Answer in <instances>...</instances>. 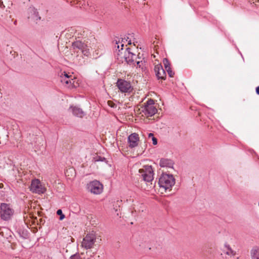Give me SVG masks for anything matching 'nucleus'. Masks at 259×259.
<instances>
[{
    "instance_id": "1",
    "label": "nucleus",
    "mask_w": 259,
    "mask_h": 259,
    "mask_svg": "<svg viewBox=\"0 0 259 259\" xmlns=\"http://www.w3.org/2000/svg\"><path fill=\"white\" fill-rule=\"evenodd\" d=\"M124 39L122 38L120 42L119 40L118 41L116 40L115 48L117 59L122 62L124 61L130 65H134L135 61L137 59L136 55L131 52L129 48H126L125 50H123Z\"/></svg>"
},
{
    "instance_id": "2",
    "label": "nucleus",
    "mask_w": 259,
    "mask_h": 259,
    "mask_svg": "<svg viewBox=\"0 0 259 259\" xmlns=\"http://www.w3.org/2000/svg\"><path fill=\"white\" fill-rule=\"evenodd\" d=\"M159 185L160 188L165 190L171 189L175 184V179L172 175L163 173L159 179Z\"/></svg>"
},
{
    "instance_id": "3",
    "label": "nucleus",
    "mask_w": 259,
    "mask_h": 259,
    "mask_svg": "<svg viewBox=\"0 0 259 259\" xmlns=\"http://www.w3.org/2000/svg\"><path fill=\"white\" fill-rule=\"evenodd\" d=\"M97 242V236L95 233L92 232L87 234L83 239L81 246L87 249L93 248Z\"/></svg>"
},
{
    "instance_id": "4",
    "label": "nucleus",
    "mask_w": 259,
    "mask_h": 259,
    "mask_svg": "<svg viewBox=\"0 0 259 259\" xmlns=\"http://www.w3.org/2000/svg\"><path fill=\"white\" fill-rule=\"evenodd\" d=\"M14 211L8 204L3 203L0 206V217L4 221L9 220L13 215Z\"/></svg>"
},
{
    "instance_id": "5",
    "label": "nucleus",
    "mask_w": 259,
    "mask_h": 259,
    "mask_svg": "<svg viewBox=\"0 0 259 259\" xmlns=\"http://www.w3.org/2000/svg\"><path fill=\"white\" fill-rule=\"evenodd\" d=\"M141 111L147 116H152L157 112V109L154 106V102L152 99L148 100L145 105L141 108Z\"/></svg>"
},
{
    "instance_id": "6",
    "label": "nucleus",
    "mask_w": 259,
    "mask_h": 259,
    "mask_svg": "<svg viewBox=\"0 0 259 259\" xmlns=\"http://www.w3.org/2000/svg\"><path fill=\"white\" fill-rule=\"evenodd\" d=\"M87 189L89 192L93 194H100L103 191V186L99 181L94 180L87 184Z\"/></svg>"
},
{
    "instance_id": "7",
    "label": "nucleus",
    "mask_w": 259,
    "mask_h": 259,
    "mask_svg": "<svg viewBox=\"0 0 259 259\" xmlns=\"http://www.w3.org/2000/svg\"><path fill=\"white\" fill-rule=\"evenodd\" d=\"M30 190L33 193L40 194L44 193L46 188L38 179H34L31 181Z\"/></svg>"
},
{
    "instance_id": "8",
    "label": "nucleus",
    "mask_w": 259,
    "mask_h": 259,
    "mask_svg": "<svg viewBox=\"0 0 259 259\" xmlns=\"http://www.w3.org/2000/svg\"><path fill=\"white\" fill-rule=\"evenodd\" d=\"M139 172L144 181L150 182L153 180V171L151 166L147 165L145 169H140Z\"/></svg>"
},
{
    "instance_id": "9",
    "label": "nucleus",
    "mask_w": 259,
    "mask_h": 259,
    "mask_svg": "<svg viewBox=\"0 0 259 259\" xmlns=\"http://www.w3.org/2000/svg\"><path fill=\"white\" fill-rule=\"evenodd\" d=\"M61 81L66 85L68 88H73L77 87V83L75 82L74 78H72L71 76H69L65 72H63L60 75Z\"/></svg>"
},
{
    "instance_id": "10",
    "label": "nucleus",
    "mask_w": 259,
    "mask_h": 259,
    "mask_svg": "<svg viewBox=\"0 0 259 259\" xmlns=\"http://www.w3.org/2000/svg\"><path fill=\"white\" fill-rule=\"evenodd\" d=\"M27 18L36 24L38 23L41 19L37 9L33 6H31L28 9Z\"/></svg>"
},
{
    "instance_id": "11",
    "label": "nucleus",
    "mask_w": 259,
    "mask_h": 259,
    "mask_svg": "<svg viewBox=\"0 0 259 259\" xmlns=\"http://www.w3.org/2000/svg\"><path fill=\"white\" fill-rule=\"evenodd\" d=\"M116 86L121 93H130L133 90L131 83L122 79L117 80Z\"/></svg>"
},
{
    "instance_id": "12",
    "label": "nucleus",
    "mask_w": 259,
    "mask_h": 259,
    "mask_svg": "<svg viewBox=\"0 0 259 259\" xmlns=\"http://www.w3.org/2000/svg\"><path fill=\"white\" fill-rule=\"evenodd\" d=\"M139 141V137L137 133H133L128 137V146L131 148L137 147Z\"/></svg>"
},
{
    "instance_id": "13",
    "label": "nucleus",
    "mask_w": 259,
    "mask_h": 259,
    "mask_svg": "<svg viewBox=\"0 0 259 259\" xmlns=\"http://www.w3.org/2000/svg\"><path fill=\"white\" fill-rule=\"evenodd\" d=\"M154 71L158 79H164L166 77V73L161 65L155 66Z\"/></svg>"
},
{
    "instance_id": "14",
    "label": "nucleus",
    "mask_w": 259,
    "mask_h": 259,
    "mask_svg": "<svg viewBox=\"0 0 259 259\" xmlns=\"http://www.w3.org/2000/svg\"><path fill=\"white\" fill-rule=\"evenodd\" d=\"M69 110L72 113L73 115L79 118H82L85 114L82 109L77 106H70Z\"/></svg>"
},
{
    "instance_id": "15",
    "label": "nucleus",
    "mask_w": 259,
    "mask_h": 259,
    "mask_svg": "<svg viewBox=\"0 0 259 259\" xmlns=\"http://www.w3.org/2000/svg\"><path fill=\"white\" fill-rule=\"evenodd\" d=\"M223 251L225 254L228 255L231 257L234 256L236 254V252L232 249L230 245L227 243H225L224 244Z\"/></svg>"
},
{
    "instance_id": "16",
    "label": "nucleus",
    "mask_w": 259,
    "mask_h": 259,
    "mask_svg": "<svg viewBox=\"0 0 259 259\" xmlns=\"http://www.w3.org/2000/svg\"><path fill=\"white\" fill-rule=\"evenodd\" d=\"M159 165L161 167H166L168 168L173 167V162L168 159H161L160 161Z\"/></svg>"
},
{
    "instance_id": "17",
    "label": "nucleus",
    "mask_w": 259,
    "mask_h": 259,
    "mask_svg": "<svg viewBox=\"0 0 259 259\" xmlns=\"http://www.w3.org/2000/svg\"><path fill=\"white\" fill-rule=\"evenodd\" d=\"M85 44L82 42L77 40L72 43V47L74 49H78L82 51L83 48L85 47Z\"/></svg>"
},
{
    "instance_id": "18",
    "label": "nucleus",
    "mask_w": 259,
    "mask_h": 259,
    "mask_svg": "<svg viewBox=\"0 0 259 259\" xmlns=\"http://www.w3.org/2000/svg\"><path fill=\"white\" fill-rule=\"evenodd\" d=\"M251 259H259V247L252 248L250 252Z\"/></svg>"
},
{
    "instance_id": "19",
    "label": "nucleus",
    "mask_w": 259,
    "mask_h": 259,
    "mask_svg": "<svg viewBox=\"0 0 259 259\" xmlns=\"http://www.w3.org/2000/svg\"><path fill=\"white\" fill-rule=\"evenodd\" d=\"M81 52L83 55L85 56H88L90 55V50L88 48L87 45H85V47L83 48V49L81 51Z\"/></svg>"
},
{
    "instance_id": "20",
    "label": "nucleus",
    "mask_w": 259,
    "mask_h": 259,
    "mask_svg": "<svg viewBox=\"0 0 259 259\" xmlns=\"http://www.w3.org/2000/svg\"><path fill=\"white\" fill-rule=\"evenodd\" d=\"M163 65L164 66L165 69L170 68V63L167 59H166V58L163 59Z\"/></svg>"
},
{
    "instance_id": "21",
    "label": "nucleus",
    "mask_w": 259,
    "mask_h": 259,
    "mask_svg": "<svg viewBox=\"0 0 259 259\" xmlns=\"http://www.w3.org/2000/svg\"><path fill=\"white\" fill-rule=\"evenodd\" d=\"M135 61V62L137 64V68L138 67L141 68V69L142 70L144 69V68L142 66L143 63V62L142 61H137V59H136Z\"/></svg>"
},
{
    "instance_id": "22",
    "label": "nucleus",
    "mask_w": 259,
    "mask_h": 259,
    "mask_svg": "<svg viewBox=\"0 0 259 259\" xmlns=\"http://www.w3.org/2000/svg\"><path fill=\"white\" fill-rule=\"evenodd\" d=\"M57 214L58 215H60V220H62L65 218V215L63 214L62 211L61 209H58L57 211Z\"/></svg>"
},
{
    "instance_id": "23",
    "label": "nucleus",
    "mask_w": 259,
    "mask_h": 259,
    "mask_svg": "<svg viewBox=\"0 0 259 259\" xmlns=\"http://www.w3.org/2000/svg\"><path fill=\"white\" fill-rule=\"evenodd\" d=\"M165 70L167 71V73L170 77H173V76L174 75V72L172 71L170 67L169 68H167Z\"/></svg>"
},
{
    "instance_id": "24",
    "label": "nucleus",
    "mask_w": 259,
    "mask_h": 259,
    "mask_svg": "<svg viewBox=\"0 0 259 259\" xmlns=\"http://www.w3.org/2000/svg\"><path fill=\"white\" fill-rule=\"evenodd\" d=\"M70 259H81L79 254L76 253L71 255Z\"/></svg>"
},
{
    "instance_id": "25",
    "label": "nucleus",
    "mask_w": 259,
    "mask_h": 259,
    "mask_svg": "<svg viewBox=\"0 0 259 259\" xmlns=\"http://www.w3.org/2000/svg\"><path fill=\"white\" fill-rule=\"evenodd\" d=\"M86 253L87 256H90V257L93 256L95 254V252H92L91 251H87Z\"/></svg>"
},
{
    "instance_id": "26",
    "label": "nucleus",
    "mask_w": 259,
    "mask_h": 259,
    "mask_svg": "<svg viewBox=\"0 0 259 259\" xmlns=\"http://www.w3.org/2000/svg\"><path fill=\"white\" fill-rule=\"evenodd\" d=\"M152 142H153V144L155 145L157 144V139L156 138H155L154 137H153L152 138Z\"/></svg>"
},
{
    "instance_id": "27",
    "label": "nucleus",
    "mask_w": 259,
    "mask_h": 259,
    "mask_svg": "<svg viewBox=\"0 0 259 259\" xmlns=\"http://www.w3.org/2000/svg\"><path fill=\"white\" fill-rule=\"evenodd\" d=\"M250 1L252 2L255 5H259V0H250Z\"/></svg>"
},
{
    "instance_id": "28",
    "label": "nucleus",
    "mask_w": 259,
    "mask_h": 259,
    "mask_svg": "<svg viewBox=\"0 0 259 259\" xmlns=\"http://www.w3.org/2000/svg\"><path fill=\"white\" fill-rule=\"evenodd\" d=\"M67 31H70L71 33H72L73 31H74V29H73L72 28H70L68 29Z\"/></svg>"
},
{
    "instance_id": "29",
    "label": "nucleus",
    "mask_w": 259,
    "mask_h": 259,
    "mask_svg": "<svg viewBox=\"0 0 259 259\" xmlns=\"http://www.w3.org/2000/svg\"><path fill=\"white\" fill-rule=\"evenodd\" d=\"M108 104L109 106H110L112 107H113V105H114L113 103H111L110 101H108Z\"/></svg>"
},
{
    "instance_id": "30",
    "label": "nucleus",
    "mask_w": 259,
    "mask_h": 259,
    "mask_svg": "<svg viewBox=\"0 0 259 259\" xmlns=\"http://www.w3.org/2000/svg\"><path fill=\"white\" fill-rule=\"evenodd\" d=\"M256 93L257 94L259 95V86L256 88Z\"/></svg>"
},
{
    "instance_id": "31",
    "label": "nucleus",
    "mask_w": 259,
    "mask_h": 259,
    "mask_svg": "<svg viewBox=\"0 0 259 259\" xmlns=\"http://www.w3.org/2000/svg\"><path fill=\"white\" fill-rule=\"evenodd\" d=\"M148 137L149 138H152L153 137H154V135L152 133H149V135H148Z\"/></svg>"
},
{
    "instance_id": "32",
    "label": "nucleus",
    "mask_w": 259,
    "mask_h": 259,
    "mask_svg": "<svg viewBox=\"0 0 259 259\" xmlns=\"http://www.w3.org/2000/svg\"><path fill=\"white\" fill-rule=\"evenodd\" d=\"M132 44V40L131 39H130L128 41V45H131Z\"/></svg>"
},
{
    "instance_id": "33",
    "label": "nucleus",
    "mask_w": 259,
    "mask_h": 259,
    "mask_svg": "<svg viewBox=\"0 0 259 259\" xmlns=\"http://www.w3.org/2000/svg\"><path fill=\"white\" fill-rule=\"evenodd\" d=\"M68 170H70L71 171H73V169H72V168H70V169H69L68 170H67V171H68Z\"/></svg>"
},
{
    "instance_id": "34",
    "label": "nucleus",
    "mask_w": 259,
    "mask_h": 259,
    "mask_svg": "<svg viewBox=\"0 0 259 259\" xmlns=\"http://www.w3.org/2000/svg\"><path fill=\"white\" fill-rule=\"evenodd\" d=\"M258 205H259V202H258Z\"/></svg>"
}]
</instances>
